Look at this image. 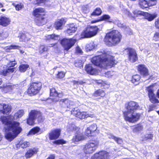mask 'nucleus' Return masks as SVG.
Wrapping results in <instances>:
<instances>
[{
	"label": "nucleus",
	"mask_w": 159,
	"mask_h": 159,
	"mask_svg": "<svg viewBox=\"0 0 159 159\" xmlns=\"http://www.w3.org/2000/svg\"><path fill=\"white\" fill-rule=\"evenodd\" d=\"M151 102L153 103H158L159 102L158 100L156 98L155 94H150V95L148 96Z\"/></svg>",
	"instance_id": "39"
},
{
	"label": "nucleus",
	"mask_w": 159,
	"mask_h": 159,
	"mask_svg": "<svg viewBox=\"0 0 159 159\" xmlns=\"http://www.w3.org/2000/svg\"><path fill=\"white\" fill-rule=\"evenodd\" d=\"M39 114H40L39 111L35 110H32L29 113V116L30 117H31V118H32L35 120L37 116Z\"/></svg>",
	"instance_id": "31"
},
{
	"label": "nucleus",
	"mask_w": 159,
	"mask_h": 159,
	"mask_svg": "<svg viewBox=\"0 0 159 159\" xmlns=\"http://www.w3.org/2000/svg\"><path fill=\"white\" fill-rule=\"evenodd\" d=\"M44 12V10L41 8H36L34 11L33 15L36 17L35 22L38 25H42L46 23Z\"/></svg>",
	"instance_id": "4"
},
{
	"label": "nucleus",
	"mask_w": 159,
	"mask_h": 159,
	"mask_svg": "<svg viewBox=\"0 0 159 159\" xmlns=\"http://www.w3.org/2000/svg\"><path fill=\"white\" fill-rule=\"evenodd\" d=\"M155 26L157 28H159V18L155 22Z\"/></svg>",
	"instance_id": "64"
},
{
	"label": "nucleus",
	"mask_w": 159,
	"mask_h": 159,
	"mask_svg": "<svg viewBox=\"0 0 159 159\" xmlns=\"http://www.w3.org/2000/svg\"><path fill=\"white\" fill-rule=\"evenodd\" d=\"M86 139V137L82 133L78 132L75 134L72 139V141L74 143H76L77 142Z\"/></svg>",
	"instance_id": "18"
},
{
	"label": "nucleus",
	"mask_w": 159,
	"mask_h": 159,
	"mask_svg": "<svg viewBox=\"0 0 159 159\" xmlns=\"http://www.w3.org/2000/svg\"><path fill=\"white\" fill-rule=\"evenodd\" d=\"M102 11L100 8H97L94 11L91 15L98 16L100 15L102 13Z\"/></svg>",
	"instance_id": "42"
},
{
	"label": "nucleus",
	"mask_w": 159,
	"mask_h": 159,
	"mask_svg": "<svg viewBox=\"0 0 159 159\" xmlns=\"http://www.w3.org/2000/svg\"><path fill=\"white\" fill-rule=\"evenodd\" d=\"M154 86V85L152 84L147 88L146 90L148 92V96L150 95V94H154L153 93V87Z\"/></svg>",
	"instance_id": "41"
},
{
	"label": "nucleus",
	"mask_w": 159,
	"mask_h": 159,
	"mask_svg": "<svg viewBox=\"0 0 159 159\" xmlns=\"http://www.w3.org/2000/svg\"><path fill=\"white\" fill-rule=\"evenodd\" d=\"M23 7V5L21 4H17V5L16 7V10L19 11L21 10L22 7Z\"/></svg>",
	"instance_id": "58"
},
{
	"label": "nucleus",
	"mask_w": 159,
	"mask_h": 159,
	"mask_svg": "<svg viewBox=\"0 0 159 159\" xmlns=\"http://www.w3.org/2000/svg\"><path fill=\"white\" fill-rule=\"evenodd\" d=\"M138 70L141 74L144 76L148 75V70L144 65H139L137 67Z\"/></svg>",
	"instance_id": "21"
},
{
	"label": "nucleus",
	"mask_w": 159,
	"mask_h": 159,
	"mask_svg": "<svg viewBox=\"0 0 159 159\" xmlns=\"http://www.w3.org/2000/svg\"><path fill=\"white\" fill-rule=\"evenodd\" d=\"M0 120L4 126L3 130L5 132V138L8 141L11 142L13 140L20 134L22 129L20 123L14 121L13 116H2Z\"/></svg>",
	"instance_id": "1"
},
{
	"label": "nucleus",
	"mask_w": 159,
	"mask_h": 159,
	"mask_svg": "<svg viewBox=\"0 0 159 159\" xmlns=\"http://www.w3.org/2000/svg\"><path fill=\"white\" fill-rule=\"evenodd\" d=\"M114 74L113 71H108L105 73V76L107 77H111Z\"/></svg>",
	"instance_id": "53"
},
{
	"label": "nucleus",
	"mask_w": 159,
	"mask_h": 159,
	"mask_svg": "<svg viewBox=\"0 0 159 159\" xmlns=\"http://www.w3.org/2000/svg\"><path fill=\"white\" fill-rule=\"evenodd\" d=\"M98 30L96 26L89 25L87 26L86 30H84L81 34V38H88L95 36Z\"/></svg>",
	"instance_id": "6"
},
{
	"label": "nucleus",
	"mask_w": 159,
	"mask_h": 159,
	"mask_svg": "<svg viewBox=\"0 0 159 159\" xmlns=\"http://www.w3.org/2000/svg\"><path fill=\"white\" fill-rule=\"evenodd\" d=\"M76 51L77 52L79 53H82L81 50L79 47H77L76 48Z\"/></svg>",
	"instance_id": "63"
},
{
	"label": "nucleus",
	"mask_w": 159,
	"mask_h": 159,
	"mask_svg": "<svg viewBox=\"0 0 159 159\" xmlns=\"http://www.w3.org/2000/svg\"><path fill=\"white\" fill-rule=\"evenodd\" d=\"M97 46L94 44L93 42H92L89 44H87L85 47L86 51L87 52L90 51L94 48Z\"/></svg>",
	"instance_id": "29"
},
{
	"label": "nucleus",
	"mask_w": 159,
	"mask_h": 159,
	"mask_svg": "<svg viewBox=\"0 0 159 159\" xmlns=\"http://www.w3.org/2000/svg\"><path fill=\"white\" fill-rule=\"evenodd\" d=\"M143 129V127L141 125H138L134 127L133 129V131L134 132L140 131Z\"/></svg>",
	"instance_id": "45"
},
{
	"label": "nucleus",
	"mask_w": 159,
	"mask_h": 159,
	"mask_svg": "<svg viewBox=\"0 0 159 159\" xmlns=\"http://www.w3.org/2000/svg\"><path fill=\"white\" fill-rule=\"evenodd\" d=\"M91 61L95 65L103 69L111 68L117 62L114 57L110 54L109 52L104 51L101 55L93 57Z\"/></svg>",
	"instance_id": "2"
},
{
	"label": "nucleus",
	"mask_w": 159,
	"mask_h": 159,
	"mask_svg": "<svg viewBox=\"0 0 159 159\" xmlns=\"http://www.w3.org/2000/svg\"><path fill=\"white\" fill-rule=\"evenodd\" d=\"M115 141L119 144H121L122 143V139L119 138H117V139L115 140Z\"/></svg>",
	"instance_id": "61"
},
{
	"label": "nucleus",
	"mask_w": 159,
	"mask_h": 159,
	"mask_svg": "<svg viewBox=\"0 0 159 159\" xmlns=\"http://www.w3.org/2000/svg\"><path fill=\"white\" fill-rule=\"evenodd\" d=\"M15 91L16 92V93L17 95H22L23 93V90L21 89H18V85L17 88L16 89L14 92H15Z\"/></svg>",
	"instance_id": "52"
},
{
	"label": "nucleus",
	"mask_w": 159,
	"mask_h": 159,
	"mask_svg": "<svg viewBox=\"0 0 159 159\" xmlns=\"http://www.w3.org/2000/svg\"><path fill=\"white\" fill-rule=\"evenodd\" d=\"M60 94H58L57 92L56 91L54 88H52L50 89V95L51 96L56 97V100L53 101H58L59 99H58V96Z\"/></svg>",
	"instance_id": "30"
},
{
	"label": "nucleus",
	"mask_w": 159,
	"mask_h": 159,
	"mask_svg": "<svg viewBox=\"0 0 159 159\" xmlns=\"http://www.w3.org/2000/svg\"><path fill=\"white\" fill-rule=\"evenodd\" d=\"M41 86L42 84L40 82H33L30 84L28 90V94L30 96L36 94L39 92Z\"/></svg>",
	"instance_id": "7"
},
{
	"label": "nucleus",
	"mask_w": 159,
	"mask_h": 159,
	"mask_svg": "<svg viewBox=\"0 0 159 159\" xmlns=\"http://www.w3.org/2000/svg\"><path fill=\"white\" fill-rule=\"evenodd\" d=\"M75 40H61L60 43L64 48V50L68 51L73 46L75 43Z\"/></svg>",
	"instance_id": "14"
},
{
	"label": "nucleus",
	"mask_w": 159,
	"mask_h": 159,
	"mask_svg": "<svg viewBox=\"0 0 159 159\" xmlns=\"http://www.w3.org/2000/svg\"><path fill=\"white\" fill-rule=\"evenodd\" d=\"M11 110V107L8 104L0 103V114H8Z\"/></svg>",
	"instance_id": "15"
},
{
	"label": "nucleus",
	"mask_w": 159,
	"mask_h": 159,
	"mask_svg": "<svg viewBox=\"0 0 159 159\" xmlns=\"http://www.w3.org/2000/svg\"><path fill=\"white\" fill-rule=\"evenodd\" d=\"M54 143L57 144H62L66 143V141L63 139L55 140L53 142Z\"/></svg>",
	"instance_id": "50"
},
{
	"label": "nucleus",
	"mask_w": 159,
	"mask_h": 159,
	"mask_svg": "<svg viewBox=\"0 0 159 159\" xmlns=\"http://www.w3.org/2000/svg\"><path fill=\"white\" fill-rule=\"evenodd\" d=\"M84 116H83V119L87 118L88 117L91 118H94L95 117V115L93 114L87 113V112H84Z\"/></svg>",
	"instance_id": "44"
},
{
	"label": "nucleus",
	"mask_w": 159,
	"mask_h": 159,
	"mask_svg": "<svg viewBox=\"0 0 159 159\" xmlns=\"http://www.w3.org/2000/svg\"><path fill=\"white\" fill-rule=\"evenodd\" d=\"M29 66L27 64L21 65L19 67V70L21 72H25L29 68Z\"/></svg>",
	"instance_id": "40"
},
{
	"label": "nucleus",
	"mask_w": 159,
	"mask_h": 159,
	"mask_svg": "<svg viewBox=\"0 0 159 159\" xmlns=\"http://www.w3.org/2000/svg\"><path fill=\"white\" fill-rule=\"evenodd\" d=\"M105 93L102 90H98L96 91L94 94V95L95 97H103L105 96Z\"/></svg>",
	"instance_id": "38"
},
{
	"label": "nucleus",
	"mask_w": 159,
	"mask_h": 159,
	"mask_svg": "<svg viewBox=\"0 0 159 159\" xmlns=\"http://www.w3.org/2000/svg\"><path fill=\"white\" fill-rule=\"evenodd\" d=\"M99 141L97 139L91 140L83 147V150L85 154L93 153L98 148Z\"/></svg>",
	"instance_id": "5"
},
{
	"label": "nucleus",
	"mask_w": 159,
	"mask_h": 159,
	"mask_svg": "<svg viewBox=\"0 0 159 159\" xmlns=\"http://www.w3.org/2000/svg\"><path fill=\"white\" fill-rule=\"evenodd\" d=\"M68 131H72L78 129V128L76 127L74 125H69L68 126Z\"/></svg>",
	"instance_id": "43"
},
{
	"label": "nucleus",
	"mask_w": 159,
	"mask_h": 159,
	"mask_svg": "<svg viewBox=\"0 0 159 159\" xmlns=\"http://www.w3.org/2000/svg\"><path fill=\"white\" fill-rule=\"evenodd\" d=\"M139 107L136 102L131 101L129 102L126 107L127 110L124 112L125 120L131 123L137 121L140 118V114L135 111Z\"/></svg>",
	"instance_id": "3"
},
{
	"label": "nucleus",
	"mask_w": 159,
	"mask_h": 159,
	"mask_svg": "<svg viewBox=\"0 0 159 159\" xmlns=\"http://www.w3.org/2000/svg\"><path fill=\"white\" fill-rule=\"evenodd\" d=\"M30 143L27 141H24L23 140L20 141L17 144H16V147L17 148L20 147L22 148H25L30 146Z\"/></svg>",
	"instance_id": "25"
},
{
	"label": "nucleus",
	"mask_w": 159,
	"mask_h": 159,
	"mask_svg": "<svg viewBox=\"0 0 159 159\" xmlns=\"http://www.w3.org/2000/svg\"><path fill=\"white\" fill-rule=\"evenodd\" d=\"M61 130L57 129L51 131L49 134L48 137L51 140H55L58 138L60 135Z\"/></svg>",
	"instance_id": "16"
},
{
	"label": "nucleus",
	"mask_w": 159,
	"mask_h": 159,
	"mask_svg": "<svg viewBox=\"0 0 159 159\" xmlns=\"http://www.w3.org/2000/svg\"><path fill=\"white\" fill-rule=\"evenodd\" d=\"M120 40H104L105 43L108 46H115L118 44Z\"/></svg>",
	"instance_id": "27"
},
{
	"label": "nucleus",
	"mask_w": 159,
	"mask_h": 159,
	"mask_svg": "<svg viewBox=\"0 0 159 159\" xmlns=\"http://www.w3.org/2000/svg\"><path fill=\"white\" fill-rule=\"evenodd\" d=\"M47 40H60L61 38L59 35L54 34L51 35H48L46 36Z\"/></svg>",
	"instance_id": "34"
},
{
	"label": "nucleus",
	"mask_w": 159,
	"mask_h": 159,
	"mask_svg": "<svg viewBox=\"0 0 159 159\" xmlns=\"http://www.w3.org/2000/svg\"><path fill=\"white\" fill-rule=\"evenodd\" d=\"M114 33H115L117 35V34H118V31L116 30H113L111 32L106 34L105 37V39L113 40V34Z\"/></svg>",
	"instance_id": "28"
},
{
	"label": "nucleus",
	"mask_w": 159,
	"mask_h": 159,
	"mask_svg": "<svg viewBox=\"0 0 159 159\" xmlns=\"http://www.w3.org/2000/svg\"><path fill=\"white\" fill-rule=\"evenodd\" d=\"M19 46L16 45H11L8 48L9 49H17L18 48Z\"/></svg>",
	"instance_id": "60"
},
{
	"label": "nucleus",
	"mask_w": 159,
	"mask_h": 159,
	"mask_svg": "<svg viewBox=\"0 0 159 159\" xmlns=\"http://www.w3.org/2000/svg\"><path fill=\"white\" fill-rule=\"evenodd\" d=\"M61 100L63 102L62 105H66V107L68 108L70 107L71 106L74 104L73 102L70 101L68 99H62Z\"/></svg>",
	"instance_id": "33"
},
{
	"label": "nucleus",
	"mask_w": 159,
	"mask_h": 159,
	"mask_svg": "<svg viewBox=\"0 0 159 159\" xmlns=\"http://www.w3.org/2000/svg\"><path fill=\"white\" fill-rule=\"evenodd\" d=\"M11 20L9 18L5 16L0 17V25L3 26H7L10 24Z\"/></svg>",
	"instance_id": "24"
},
{
	"label": "nucleus",
	"mask_w": 159,
	"mask_h": 159,
	"mask_svg": "<svg viewBox=\"0 0 159 159\" xmlns=\"http://www.w3.org/2000/svg\"><path fill=\"white\" fill-rule=\"evenodd\" d=\"M38 121L39 122H42L43 120V118L42 116L41 113L40 112V114L38 115L37 117Z\"/></svg>",
	"instance_id": "55"
},
{
	"label": "nucleus",
	"mask_w": 159,
	"mask_h": 159,
	"mask_svg": "<svg viewBox=\"0 0 159 159\" xmlns=\"http://www.w3.org/2000/svg\"><path fill=\"white\" fill-rule=\"evenodd\" d=\"M97 126L95 124H93L87 128L85 130V134L88 136L96 135L98 133L99 131L97 129Z\"/></svg>",
	"instance_id": "9"
},
{
	"label": "nucleus",
	"mask_w": 159,
	"mask_h": 159,
	"mask_svg": "<svg viewBox=\"0 0 159 159\" xmlns=\"http://www.w3.org/2000/svg\"><path fill=\"white\" fill-rule=\"evenodd\" d=\"M26 35L24 33H22L18 36L20 39H26Z\"/></svg>",
	"instance_id": "59"
},
{
	"label": "nucleus",
	"mask_w": 159,
	"mask_h": 159,
	"mask_svg": "<svg viewBox=\"0 0 159 159\" xmlns=\"http://www.w3.org/2000/svg\"><path fill=\"white\" fill-rule=\"evenodd\" d=\"M75 65L76 67H80L81 66V63L80 61L78 62L76 61L75 63Z\"/></svg>",
	"instance_id": "62"
},
{
	"label": "nucleus",
	"mask_w": 159,
	"mask_h": 159,
	"mask_svg": "<svg viewBox=\"0 0 159 159\" xmlns=\"http://www.w3.org/2000/svg\"><path fill=\"white\" fill-rule=\"evenodd\" d=\"M17 84L12 85L4 84L3 86H0V88L2 89V91L4 93H12L17 89Z\"/></svg>",
	"instance_id": "12"
},
{
	"label": "nucleus",
	"mask_w": 159,
	"mask_h": 159,
	"mask_svg": "<svg viewBox=\"0 0 159 159\" xmlns=\"http://www.w3.org/2000/svg\"><path fill=\"white\" fill-rule=\"evenodd\" d=\"M42 133L41 132L40 129L38 127H34L31 129L27 134L28 136H30L36 134H40Z\"/></svg>",
	"instance_id": "26"
},
{
	"label": "nucleus",
	"mask_w": 159,
	"mask_h": 159,
	"mask_svg": "<svg viewBox=\"0 0 159 159\" xmlns=\"http://www.w3.org/2000/svg\"><path fill=\"white\" fill-rule=\"evenodd\" d=\"M118 34H117V35L116 34L114 33L113 34V40L116 39L117 40H121L122 39V35L118 31Z\"/></svg>",
	"instance_id": "46"
},
{
	"label": "nucleus",
	"mask_w": 159,
	"mask_h": 159,
	"mask_svg": "<svg viewBox=\"0 0 159 159\" xmlns=\"http://www.w3.org/2000/svg\"><path fill=\"white\" fill-rule=\"evenodd\" d=\"M39 151V149L36 147L29 148L25 153V157L26 158H29L36 154Z\"/></svg>",
	"instance_id": "17"
},
{
	"label": "nucleus",
	"mask_w": 159,
	"mask_h": 159,
	"mask_svg": "<svg viewBox=\"0 0 159 159\" xmlns=\"http://www.w3.org/2000/svg\"><path fill=\"white\" fill-rule=\"evenodd\" d=\"M153 137V135L151 134H147L145 135L144 140H147L148 139H151Z\"/></svg>",
	"instance_id": "57"
},
{
	"label": "nucleus",
	"mask_w": 159,
	"mask_h": 159,
	"mask_svg": "<svg viewBox=\"0 0 159 159\" xmlns=\"http://www.w3.org/2000/svg\"><path fill=\"white\" fill-rule=\"evenodd\" d=\"M84 112H80V110L77 107L74 108L71 111V114L78 118L82 119L84 116Z\"/></svg>",
	"instance_id": "22"
},
{
	"label": "nucleus",
	"mask_w": 159,
	"mask_h": 159,
	"mask_svg": "<svg viewBox=\"0 0 159 159\" xmlns=\"http://www.w3.org/2000/svg\"><path fill=\"white\" fill-rule=\"evenodd\" d=\"M35 120V119L31 118V117H30L29 116V118L27 120V123L30 125H32L34 124Z\"/></svg>",
	"instance_id": "48"
},
{
	"label": "nucleus",
	"mask_w": 159,
	"mask_h": 159,
	"mask_svg": "<svg viewBox=\"0 0 159 159\" xmlns=\"http://www.w3.org/2000/svg\"><path fill=\"white\" fill-rule=\"evenodd\" d=\"M145 12H144L140 11L135 10L134 11V14L136 15V16H138L139 15L144 16Z\"/></svg>",
	"instance_id": "47"
},
{
	"label": "nucleus",
	"mask_w": 159,
	"mask_h": 159,
	"mask_svg": "<svg viewBox=\"0 0 159 159\" xmlns=\"http://www.w3.org/2000/svg\"><path fill=\"white\" fill-rule=\"evenodd\" d=\"M48 50L47 47L44 46H41L39 48V52L40 53H42L44 52H47Z\"/></svg>",
	"instance_id": "49"
},
{
	"label": "nucleus",
	"mask_w": 159,
	"mask_h": 159,
	"mask_svg": "<svg viewBox=\"0 0 159 159\" xmlns=\"http://www.w3.org/2000/svg\"><path fill=\"white\" fill-rule=\"evenodd\" d=\"M83 11L85 13H87L89 12V8L88 6L87 5L86 6H84L83 7Z\"/></svg>",
	"instance_id": "56"
},
{
	"label": "nucleus",
	"mask_w": 159,
	"mask_h": 159,
	"mask_svg": "<svg viewBox=\"0 0 159 159\" xmlns=\"http://www.w3.org/2000/svg\"><path fill=\"white\" fill-rule=\"evenodd\" d=\"M144 16L148 21H151L155 18L156 16L155 14H151L145 12Z\"/></svg>",
	"instance_id": "35"
},
{
	"label": "nucleus",
	"mask_w": 159,
	"mask_h": 159,
	"mask_svg": "<svg viewBox=\"0 0 159 159\" xmlns=\"http://www.w3.org/2000/svg\"><path fill=\"white\" fill-rule=\"evenodd\" d=\"M85 71L88 74H89L93 75L98 73L97 70L93 68L91 64H88L85 67Z\"/></svg>",
	"instance_id": "23"
},
{
	"label": "nucleus",
	"mask_w": 159,
	"mask_h": 159,
	"mask_svg": "<svg viewBox=\"0 0 159 159\" xmlns=\"http://www.w3.org/2000/svg\"><path fill=\"white\" fill-rule=\"evenodd\" d=\"M77 29V25L72 23L68 25L67 29L65 32L68 34L71 35L75 33Z\"/></svg>",
	"instance_id": "20"
},
{
	"label": "nucleus",
	"mask_w": 159,
	"mask_h": 159,
	"mask_svg": "<svg viewBox=\"0 0 159 159\" xmlns=\"http://www.w3.org/2000/svg\"><path fill=\"white\" fill-rule=\"evenodd\" d=\"M109 158V153L106 151L100 152L95 154L91 159H107Z\"/></svg>",
	"instance_id": "13"
},
{
	"label": "nucleus",
	"mask_w": 159,
	"mask_h": 159,
	"mask_svg": "<svg viewBox=\"0 0 159 159\" xmlns=\"http://www.w3.org/2000/svg\"><path fill=\"white\" fill-rule=\"evenodd\" d=\"M16 64V63L15 62V60L14 58L13 59H11L10 60V62L7 65V69L4 70L3 71L1 72V75L4 76H6L9 74L10 73H12L14 71L15 68H11L13 67Z\"/></svg>",
	"instance_id": "8"
},
{
	"label": "nucleus",
	"mask_w": 159,
	"mask_h": 159,
	"mask_svg": "<svg viewBox=\"0 0 159 159\" xmlns=\"http://www.w3.org/2000/svg\"><path fill=\"white\" fill-rule=\"evenodd\" d=\"M65 73L63 71H60L58 72L57 75V77L59 78H62L65 76Z\"/></svg>",
	"instance_id": "54"
},
{
	"label": "nucleus",
	"mask_w": 159,
	"mask_h": 159,
	"mask_svg": "<svg viewBox=\"0 0 159 159\" xmlns=\"http://www.w3.org/2000/svg\"><path fill=\"white\" fill-rule=\"evenodd\" d=\"M117 25L119 27L121 28H124V29L125 30V31L127 32L129 34H132V32L131 31V30L129 27H126L124 25L121 24L120 23H118Z\"/></svg>",
	"instance_id": "36"
},
{
	"label": "nucleus",
	"mask_w": 159,
	"mask_h": 159,
	"mask_svg": "<svg viewBox=\"0 0 159 159\" xmlns=\"http://www.w3.org/2000/svg\"><path fill=\"white\" fill-rule=\"evenodd\" d=\"M156 0H139V4L140 7L142 9L147 8L148 6L156 5Z\"/></svg>",
	"instance_id": "10"
},
{
	"label": "nucleus",
	"mask_w": 159,
	"mask_h": 159,
	"mask_svg": "<svg viewBox=\"0 0 159 159\" xmlns=\"http://www.w3.org/2000/svg\"><path fill=\"white\" fill-rule=\"evenodd\" d=\"M66 21V19L63 18L58 20L55 22L54 25L55 28L57 30L62 29L63 25L65 24Z\"/></svg>",
	"instance_id": "19"
},
{
	"label": "nucleus",
	"mask_w": 159,
	"mask_h": 159,
	"mask_svg": "<svg viewBox=\"0 0 159 159\" xmlns=\"http://www.w3.org/2000/svg\"><path fill=\"white\" fill-rule=\"evenodd\" d=\"M140 78V77L139 75H134L132 76L131 81L132 83L135 84H138Z\"/></svg>",
	"instance_id": "37"
},
{
	"label": "nucleus",
	"mask_w": 159,
	"mask_h": 159,
	"mask_svg": "<svg viewBox=\"0 0 159 159\" xmlns=\"http://www.w3.org/2000/svg\"><path fill=\"white\" fill-rule=\"evenodd\" d=\"M24 114V111L23 110H20L16 112L13 117V119L16 120L17 118L21 117Z\"/></svg>",
	"instance_id": "32"
},
{
	"label": "nucleus",
	"mask_w": 159,
	"mask_h": 159,
	"mask_svg": "<svg viewBox=\"0 0 159 159\" xmlns=\"http://www.w3.org/2000/svg\"><path fill=\"white\" fill-rule=\"evenodd\" d=\"M127 51L129 60L131 62H134L138 60L137 54L135 50L128 48L126 49Z\"/></svg>",
	"instance_id": "11"
},
{
	"label": "nucleus",
	"mask_w": 159,
	"mask_h": 159,
	"mask_svg": "<svg viewBox=\"0 0 159 159\" xmlns=\"http://www.w3.org/2000/svg\"><path fill=\"white\" fill-rule=\"evenodd\" d=\"M110 17L107 15H105L102 16L100 19V21L103 20H109Z\"/></svg>",
	"instance_id": "51"
}]
</instances>
